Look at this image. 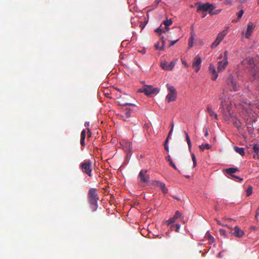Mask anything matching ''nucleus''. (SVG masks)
Wrapping results in <instances>:
<instances>
[{"label": "nucleus", "instance_id": "f257e3e1", "mask_svg": "<svg viewBox=\"0 0 259 259\" xmlns=\"http://www.w3.org/2000/svg\"><path fill=\"white\" fill-rule=\"evenodd\" d=\"M98 199L97 189L90 188L88 192V201L93 211H96L97 209Z\"/></svg>", "mask_w": 259, "mask_h": 259}, {"label": "nucleus", "instance_id": "f03ea898", "mask_svg": "<svg viewBox=\"0 0 259 259\" xmlns=\"http://www.w3.org/2000/svg\"><path fill=\"white\" fill-rule=\"evenodd\" d=\"M79 167L83 173L90 177L92 176V162L91 160H85L81 162L80 164Z\"/></svg>", "mask_w": 259, "mask_h": 259}, {"label": "nucleus", "instance_id": "7ed1b4c3", "mask_svg": "<svg viewBox=\"0 0 259 259\" xmlns=\"http://www.w3.org/2000/svg\"><path fill=\"white\" fill-rule=\"evenodd\" d=\"M168 93L166 96V100L168 103L175 101L177 99V93L174 87L167 83L166 84Z\"/></svg>", "mask_w": 259, "mask_h": 259}, {"label": "nucleus", "instance_id": "20e7f679", "mask_svg": "<svg viewBox=\"0 0 259 259\" xmlns=\"http://www.w3.org/2000/svg\"><path fill=\"white\" fill-rule=\"evenodd\" d=\"M227 82L231 91L236 92L239 90L240 87L233 76H230L228 78Z\"/></svg>", "mask_w": 259, "mask_h": 259}, {"label": "nucleus", "instance_id": "39448f33", "mask_svg": "<svg viewBox=\"0 0 259 259\" xmlns=\"http://www.w3.org/2000/svg\"><path fill=\"white\" fill-rule=\"evenodd\" d=\"M138 92L144 93L146 95L150 96L157 93V90L151 85H145L143 89H139Z\"/></svg>", "mask_w": 259, "mask_h": 259}, {"label": "nucleus", "instance_id": "423d86ee", "mask_svg": "<svg viewBox=\"0 0 259 259\" xmlns=\"http://www.w3.org/2000/svg\"><path fill=\"white\" fill-rule=\"evenodd\" d=\"M178 59H175L170 63H168L166 61H163L161 62L160 66L162 68L165 70H171L174 68Z\"/></svg>", "mask_w": 259, "mask_h": 259}, {"label": "nucleus", "instance_id": "0eeeda50", "mask_svg": "<svg viewBox=\"0 0 259 259\" xmlns=\"http://www.w3.org/2000/svg\"><path fill=\"white\" fill-rule=\"evenodd\" d=\"M196 5L198 6L197 8V12L199 13L201 11H208L209 12L210 10L211 9V7H212L213 5L208 3H206L205 4H201L200 3H197L196 4Z\"/></svg>", "mask_w": 259, "mask_h": 259}, {"label": "nucleus", "instance_id": "6e6552de", "mask_svg": "<svg viewBox=\"0 0 259 259\" xmlns=\"http://www.w3.org/2000/svg\"><path fill=\"white\" fill-rule=\"evenodd\" d=\"M152 184L153 186H156V187L159 188L161 189V191L164 194H166L167 193L168 189L166 188V187L165 186V184L164 183L161 182L160 181H154L152 182Z\"/></svg>", "mask_w": 259, "mask_h": 259}, {"label": "nucleus", "instance_id": "1a4fd4ad", "mask_svg": "<svg viewBox=\"0 0 259 259\" xmlns=\"http://www.w3.org/2000/svg\"><path fill=\"white\" fill-rule=\"evenodd\" d=\"M201 64V59L200 57L197 56L192 63L193 68L194 69L195 72H197L200 69Z\"/></svg>", "mask_w": 259, "mask_h": 259}, {"label": "nucleus", "instance_id": "9d476101", "mask_svg": "<svg viewBox=\"0 0 259 259\" xmlns=\"http://www.w3.org/2000/svg\"><path fill=\"white\" fill-rule=\"evenodd\" d=\"M139 178L140 182L147 183L149 181V176L147 175V170H142L139 173Z\"/></svg>", "mask_w": 259, "mask_h": 259}, {"label": "nucleus", "instance_id": "9b49d317", "mask_svg": "<svg viewBox=\"0 0 259 259\" xmlns=\"http://www.w3.org/2000/svg\"><path fill=\"white\" fill-rule=\"evenodd\" d=\"M231 233L234 236L238 238H241L244 234V231L240 229L238 226H235L231 231Z\"/></svg>", "mask_w": 259, "mask_h": 259}, {"label": "nucleus", "instance_id": "f8f14e48", "mask_svg": "<svg viewBox=\"0 0 259 259\" xmlns=\"http://www.w3.org/2000/svg\"><path fill=\"white\" fill-rule=\"evenodd\" d=\"M255 25L251 22H249L247 25L246 32L245 33V37L246 38H249L252 33L253 30L255 28Z\"/></svg>", "mask_w": 259, "mask_h": 259}, {"label": "nucleus", "instance_id": "ddd939ff", "mask_svg": "<svg viewBox=\"0 0 259 259\" xmlns=\"http://www.w3.org/2000/svg\"><path fill=\"white\" fill-rule=\"evenodd\" d=\"M181 213L179 211H177L175 213V215L174 217L171 218L169 219L165 223L166 225H170L172 223H175L177 219H178L179 218H181Z\"/></svg>", "mask_w": 259, "mask_h": 259}, {"label": "nucleus", "instance_id": "4468645a", "mask_svg": "<svg viewBox=\"0 0 259 259\" xmlns=\"http://www.w3.org/2000/svg\"><path fill=\"white\" fill-rule=\"evenodd\" d=\"M209 71L210 72V73L211 74V79L213 80H216L218 76V75L215 70L214 66L211 64L209 65Z\"/></svg>", "mask_w": 259, "mask_h": 259}, {"label": "nucleus", "instance_id": "2eb2a0df", "mask_svg": "<svg viewBox=\"0 0 259 259\" xmlns=\"http://www.w3.org/2000/svg\"><path fill=\"white\" fill-rule=\"evenodd\" d=\"M228 62L227 60H222L218 62V71L221 72L224 70L227 65H228Z\"/></svg>", "mask_w": 259, "mask_h": 259}, {"label": "nucleus", "instance_id": "dca6fc26", "mask_svg": "<svg viewBox=\"0 0 259 259\" xmlns=\"http://www.w3.org/2000/svg\"><path fill=\"white\" fill-rule=\"evenodd\" d=\"M206 111L212 118L218 119V115L212 111L211 107L209 105L207 106Z\"/></svg>", "mask_w": 259, "mask_h": 259}, {"label": "nucleus", "instance_id": "f3484780", "mask_svg": "<svg viewBox=\"0 0 259 259\" xmlns=\"http://www.w3.org/2000/svg\"><path fill=\"white\" fill-rule=\"evenodd\" d=\"M251 73L253 77V80L259 81V70L257 69H253L251 70Z\"/></svg>", "mask_w": 259, "mask_h": 259}, {"label": "nucleus", "instance_id": "a211bd4d", "mask_svg": "<svg viewBox=\"0 0 259 259\" xmlns=\"http://www.w3.org/2000/svg\"><path fill=\"white\" fill-rule=\"evenodd\" d=\"M164 42H165V41H164V37L162 36L161 37V43H162L161 46L160 47V42H158L157 43H156L155 45V49L156 50H160V51L164 50Z\"/></svg>", "mask_w": 259, "mask_h": 259}, {"label": "nucleus", "instance_id": "6ab92c4d", "mask_svg": "<svg viewBox=\"0 0 259 259\" xmlns=\"http://www.w3.org/2000/svg\"><path fill=\"white\" fill-rule=\"evenodd\" d=\"M172 20L170 19H166L163 22V24L165 25V29L166 31H168L169 30L168 26L171 25L172 24Z\"/></svg>", "mask_w": 259, "mask_h": 259}, {"label": "nucleus", "instance_id": "aec40b11", "mask_svg": "<svg viewBox=\"0 0 259 259\" xmlns=\"http://www.w3.org/2000/svg\"><path fill=\"white\" fill-rule=\"evenodd\" d=\"M227 33H228V30H224L218 34L217 38L218 39H219L220 40L222 41L224 39L225 36L227 35Z\"/></svg>", "mask_w": 259, "mask_h": 259}, {"label": "nucleus", "instance_id": "412c9836", "mask_svg": "<svg viewBox=\"0 0 259 259\" xmlns=\"http://www.w3.org/2000/svg\"><path fill=\"white\" fill-rule=\"evenodd\" d=\"M86 136V132L84 130H82L81 133L80 144L82 146L85 145V138Z\"/></svg>", "mask_w": 259, "mask_h": 259}, {"label": "nucleus", "instance_id": "4be33fe9", "mask_svg": "<svg viewBox=\"0 0 259 259\" xmlns=\"http://www.w3.org/2000/svg\"><path fill=\"white\" fill-rule=\"evenodd\" d=\"M234 148L235 152L239 153L241 156H244L245 155V152L243 148L234 146Z\"/></svg>", "mask_w": 259, "mask_h": 259}, {"label": "nucleus", "instance_id": "5701e85b", "mask_svg": "<svg viewBox=\"0 0 259 259\" xmlns=\"http://www.w3.org/2000/svg\"><path fill=\"white\" fill-rule=\"evenodd\" d=\"M238 171V169L237 168L231 167L226 169L227 174L230 175L231 176L233 175V174Z\"/></svg>", "mask_w": 259, "mask_h": 259}, {"label": "nucleus", "instance_id": "b1692460", "mask_svg": "<svg viewBox=\"0 0 259 259\" xmlns=\"http://www.w3.org/2000/svg\"><path fill=\"white\" fill-rule=\"evenodd\" d=\"M215 7L213 5L212 7H211V9L210 10L209 12V14L210 15H217L219 14L221 12V9H218L213 11V10L215 9Z\"/></svg>", "mask_w": 259, "mask_h": 259}, {"label": "nucleus", "instance_id": "393cba45", "mask_svg": "<svg viewBox=\"0 0 259 259\" xmlns=\"http://www.w3.org/2000/svg\"><path fill=\"white\" fill-rule=\"evenodd\" d=\"M166 159L169 162V164L175 169L176 170H178L177 167H176L175 164L173 162L170 156L168 155L167 157H166Z\"/></svg>", "mask_w": 259, "mask_h": 259}, {"label": "nucleus", "instance_id": "a878e982", "mask_svg": "<svg viewBox=\"0 0 259 259\" xmlns=\"http://www.w3.org/2000/svg\"><path fill=\"white\" fill-rule=\"evenodd\" d=\"M199 147L202 151H203L205 149H210L211 146L209 144H205V145H200Z\"/></svg>", "mask_w": 259, "mask_h": 259}, {"label": "nucleus", "instance_id": "bb28decb", "mask_svg": "<svg viewBox=\"0 0 259 259\" xmlns=\"http://www.w3.org/2000/svg\"><path fill=\"white\" fill-rule=\"evenodd\" d=\"M170 227L171 230H175L176 232H178L180 229V225L179 224H171Z\"/></svg>", "mask_w": 259, "mask_h": 259}, {"label": "nucleus", "instance_id": "cd10ccee", "mask_svg": "<svg viewBox=\"0 0 259 259\" xmlns=\"http://www.w3.org/2000/svg\"><path fill=\"white\" fill-rule=\"evenodd\" d=\"M205 237L207 238L210 243L214 242V238L207 232L205 234Z\"/></svg>", "mask_w": 259, "mask_h": 259}, {"label": "nucleus", "instance_id": "c85d7f7f", "mask_svg": "<svg viewBox=\"0 0 259 259\" xmlns=\"http://www.w3.org/2000/svg\"><path fill=\"white\" fill-rule=\"evenodd\" d=\"M184 133L186 135V138L187 144L188 145L189 148L190 149L191 147V143L190 138L186 132H184Z\"/></svg>", "mask_w": 259, "mask_h": 259}, {"label": "nucleus", "instance_id": "c756f323", "mask_svg": "<svg viewBox=\"0 0 259 259\" xmlns=\"http://www.w3.org/2000/svg\"><path fill=\"white\" fill-rule=\"evenodd\" d=\"M221 41V40H220L219 39L216 38L212 44V45L211 46V48L212 49L215 48L220 44Z\"/></svg>", "mask_w": 259, "mask_h": 259}, {"label": "nucleus", "instance_id": "7c9ffc66", "mask_svg": "<svg viewBox=\"0 0 259 259\" xmlns=\"http://www.w3.org/2000/svg\"><path fill=\"white\" fill-rule=\"evenodd\" d=\"M194 37L191 36L189 39V42H188V47L189 48H191L193 46V40H194Z\"/></svg>", "mask_w": 259, "mask_h": 259}, {"label": "nucleus", "instance_id": "2f4dec72", "mask_svg": "<svg viewBox=\"0 0 259 259\" xmlns=\"http://www.w3.org/2000/svg\"><path fill=\"white\" fill-rule=\"evenodd\" d=\"M252 187L251 186H249L246 190V196H249L252 194Z\"/></svg>", "mask_w": 259, "mask_h": 259}, {"label": "nucleus", "instance_id": "473e14b6", "mask_svg": "<svg viewBox=\"0 0 259 259\" xmlns=\"http://www.w3.org/2000/svg\"><path fill=\"white\" fill-rule=\"evenodd\" d=\"M155 31L157 33H158L159 35L161 34V33H165L166 31H165L163 29L161 28L160 27L157 28Z\"/></svg>", "mask_w": 259, "mask_h": 259}, {"label": "nucleus", "instance_id": "72a5a7b5", "mask_svg": "<svg viewBox=\"0 0 259 259\" xmlns=\"http://www.w3.org/2000/svg\"><path fill=\"white\" fill-rule=\"evenodd\" d=\"M219 232H220V234L221 236H223L225 237H227L226 231L224 229H220Z\"/></svg>", "mask_w": 259, "mask_h": 259}, {"label": "nucleus", "instance_id": "f704fd0d", "mask_svg": "<svg viewBox=\"0 0 259 259\" xmlns=\"http://www.w3.org/2000/svg\"><path fill=\"white\" fill-rule=\"evenodd\" d=\"M125 115L126 118H128L131 116V110L128 109H126L125 110Z\"/></svg>", "mask_w": 259, "mask_h": 259}, {"label": "nucleus", "instance_id": "c9c22d12", "mask_svg": "<svg viewBox=\"0 0 259 259\" xmlns=\"http://www.w3.org/2000/svg\"><path fill=\"white\" fill-rule=\"evenodd\" d=\"M253 151L254 153L259 152V146L258 145H254L253 147Z\"/></svg>", "mask_w": 259, "mask_h": 259}, {"label": "nucleus", "instance_id": "e433bc0d", "mask_svg": "<svg viewBox=\"0 0 259 259\" xmlns=\"http://www.w3.org/2000/svg\"><path fill=\"white\" fill-rule=\"evenodd\" d=\"M192 158L193 163V166L195 167L197 164V161H196V157L194 154H192Z\"/></svg>", "mask_w": 259, "mask_h": 259}, {"label": "nucleus", "instance_id": "4c0bfd02", "mask_svg": "<svg viewBox=\"0 0 259 259\" xmlns=\"http://www.w3.org/2000/svg\"><path fill=\"white\" fill-rule=\"evenodd\" d=\"M192 158L193 163V166L195 167L197 164V161H196V157L194 154H192Z\"/></svg>", "mask_w": 259, "mask_h": 259}, {"label": "nucleus", "instance_id": "58836bf2", "mask_svg": "<svg viewBox=\"0 0 259 259\" xmlns=\"http://www.w3.org/2000/svg\"><path fill=\"white\" fill-rule=\"evenodd\" d=\"M244 13V11L243 10H240L238 13H237V18H238V20H240V18L242 17L243 14Z\"/></svg>", "mask_w": 259, "mask_h": 259}, {"label": "nucleus", "instance_id": "ea45409f", "mask_svg": "<svg viewBox=\"0 0 259 259\" xmlns=\"http://www.w3.org/2000/svg\"><path fill=\"white\" fill-rule=\"evenodd\" d=\"M220 99L221 100V107L223 108L224 106V103L225 102L226 98H225V97H220Z\"/></svg>", "mask_w": 259, "mask_h": 259}, {"label": "nucleus", "instance_id": "a19ab883", "mask_svg": "<svg viewBox=\"0 0 259 259\" xmlns=\"http://www.w3.org/2000/svg\"><path fill=\"white\" fill-rule=\"evenodd\" d=\"M89 125H90L89 122H85L84 123V126L85 127H88ZM87 130H88V133L89 134V136H91V133L90 129L89 128H87Z\"/></svg>", "mask_w": 259, "mask_h": 259}, {"label": "nucleus", "instance_id": "79ce46f5", "mask_svg": "<svg viewBox=\"0 0 259 259\" xmlns=\"http://www.w3.org/2000/svg\"><path fill=\"white\" fill-rule=\"evenodd\" d=\"M231 178H232V179H238V180H239V181H242L243 180V179H242V178H240L239 177H238V176H235V175H232V176H231Z\"/></svg>", "mask_w": 259, "mask_h": 259}, {"label": "nucleus", "instance_id": "37998d69", "mask_svg": "<svg viewBox=\"0 0 259 259\" xmlns=\"http://www.w3.org/2000/svg\"><path fill=\"white\" fill-rule=\"evenodd\" d=\"M234 125L237 127V128H239L240 127V122L238 121H235L233 123Z\"/></svg>", "mask_w": 259, "mask_h": 259}, {"label": "nucleus", "instance_id": "c03bdc74", "mask_svg": "<svg viewBox=\"0 0 259 259\" xmlns=\"http://www.w3.org/2000/svg\"><path fill=\"white\" fill-rule=\"evenodd\" d=\"M228 59V52L227 51L224 52V59L223 60H227Z\"/></svg>", "mask_w": 259, "mask_h": 259}, {"label": "nucleus", "instance_id": "a18cd8bd", "mask_svg": "<svg viewBox=\"0 0 259 259\" xmlns=\"http://www.w3.org/2000/svg\"><path fill=\"white\" fill-rule=\"evenodd\" d=\"M174 124H172V127H171V129L170 130V131L169 132V133H168V137H170V135H171L172 132H173V129H174Z\"/></svg>", "mask_w": 259, "mask_h": 259}, {"label": "nucleus", "instance_id": "49530a36", "mask_svg": "<svg viewBox=\"0 0 259 259\" xmlns=\"http://www.w3.org/2000/svg\"><path fill=\"white\" fill-rule=\"evenodd\" d=\"M253 158L259 159V152L255 153V154L253 155Z\"/></svg>", "mask_w": 259, "mask_h": 259}, {"label": "nucleus", "instance_id": "de8ad7c7", "mask_svg": "<svg viewBox=\"0 0 259 259\" xmlns=\"http://www.w3.org/2000/svg\"><path fill=\"white\" fill-rule=\"evenodd\" d=\"M179 40V39H177L175 40H173L170 42V44L169 45V47H171L174 46L178 41Z\"/></svg>", "mask_w": 259, "mask_h": 259}, {"label": "nucleus", "instance_id": "09e8293b", "mask_svg": "<svg viewBox=\"0 0 259 259\" xmlns=\"http://www.w3.org/2000/svg\"><path fill=\"white\" fill-rule=\"evenodd\" d=\"M204 130H205V133H204V136L205 137H207L208 135V128L207 127H205L204 128Z\"/></svg>", "mask_w": 259, "mask_h": 259}, {"label": "nucleus", "instance_id": "8fccbe9b", "mask_svg": "<svg viewBox=\"0 0 259 259\" xmlns=\"http://www.w3.org/2000/svg\"><path fill=\"white\" fill-rule=\"evenodd\" d=\"M225 3L226 4H232V1L231 0H225Z\"/></svg>", "mask_w": 259, "mask_h": 259}, {"label": "nucleus", "instance_id": "3c124183", "mask_svg": "<svg viewBox=\"0 0 259 259\" xmlns=\"http://www.w3.org/2000/svg\"><path fill=\"white\" fill-rule=\"evenodd\" d=\"M131 142H126V146L127 147H128V149H130V148H131Z\"/></svg>", "mask_w": 259, "mask_h": 259}, {"label": "nucleus", "instance_id": "603ef678", "mask_svg": "<svg viewBox=\"0 0 259 259\" xmlns=\"http://www.w3.org/2000/svg\"><path fill=\"white\" fill-rule=\"evenodd\" d=\"M164 149H165V150H166L167 151H169V148H168V147L167 145L164 144Z\"/></svg>", "mask_w": 259, "mask_h": 259}, {"label": "nucleus", "instance_id": "864d4df0", "mask_svg": "<svg viewBox=\"0 0 259 259\" xmlns=\"http://www.w3.org/2000/svg\"><path fill=\"white\" fill-rule=\"evenodd\" d=\"M182 64L186 67H188V65L185 61H182Z\"/></svg>", "mask_w": 259, "mask_h": 259}, {"label": "nucleus", "instance_id": "5fc2aeb1", "mask_svg": "<svg viewBox=\"0 0 259 259\" xmlns=\"http://www.w3.org/2000/svg\"><path fill=\"white\" fill-rule=\"evenodd\" d=\"M169 137H168L166 138V140L165 141L164 144L167 145V143H168V141H169Z\"/></svg>", "mask_w": 259, "mask_h": 259}, {"label": "nucleus", "instance_id": "6e6d98bb", "mask_svg": "<svg viewBox=\"0 0 259 259\" xmlns=\"http://www.w3.org/2000/svg\"><path fill=\"white\" fill-rule=\"evenodd\" d=\"M239 21H240V20H238V18H237V19L236 20H232V22L236 23V22H238Z\"/></svg>", "mask_w": 259, "mask_h": 259}, {"label": "nucleus", "instance_id": "4d7b16f0", "mask_svg": "<svg viewBox=\"0 0 259 259\" xmlns=\"http://www.w3.org/2000/svg\"><path fill=\"white\" fill-rule=\"evenodd\" d=\"M124 105H133L132 104H131V103H124L123 104Z\"/></svg>", "mask_w": 259, "mask_h": 259}, {"label": "nucleus", "instance_id": "13d9d810", "mask_svg": "<svg viewBox=\"0 0 259 259\" xmlns=\"http://www.w3.org/2000/svg\"><path fill=\"white\" fill-rule=\"evenodd\" d=\"M206 16V13H202V18H204Z\"/></svg>", "mask_w": 259, "mask_h": 259}, {"label": "nucleus", "instance_id": "bf43d9fd", "mask_svg": "<svg viewBox=\"0 0 259 259\" xmlns=\"http://www.w3.org/2000/svg\"><path fill=\"white\" fill-rule=\"evenodd\" d=\"M223 57V55L222 54L220 55L218 57V59H222Z\"/></svg>", "mask_w": 259, "mask_h": 259}, {"label": "nucleus", "instance_id": "052dcab7", "mask_svg": "<svg viewBox=\"0 0 259 259\" xmlns=\"http://www.w3.org/2000/svg\"><path fill=\"white\" fill-rule=\"evenodd\" d=\"M161 1V0H155V2L156 4H159V3Z\"/></svg>", "mask_w": 259, "mask_h": 259}, {"label": "nucleus", "instance_id": "680f3d73", "mask_svg": "<svg viewBox=\"0 0 259 259\" xmlns=\"http://www.w3.org/2000/svg\"><path fill=\"white\" fill-rule=\"evenodd\" d=\"M252 59H249V62H250V63H251V62H252Z\"/></svg>", "mask_w": 259, "mask_h": 259}, {"label": "nucleus", "instance_id": "e2e57ef3", "mask_svg": "<svg viewBox=\"0 0 259 259\" xmlns=\"http://www.w3.org/2000/svg\"><path fill=\"white\" fill-rule=\"evenodd\" d=\"M141 52H142L143 53H145V51H142Z\"/></svg>", "mask_w": 259, "mask_h": 259}, {"label": "nucleus", "instance_id": "0e129e2a", "mask_svg": "<svg viewBox=\"0 0 259 259\" xmlns=\"http://www.w3.org/2000/svg\"><path fill=\"white\" fill-rule=\"evenodd\" d=\"M186 177L188 178H189V176H186Z\"/></svg>", "mask_w": 259, "mask_h": 259}, {"label": "nucleus", "instance_id": "69168bd1", "mask_svg": "<svg viewBox=\"0 0 259 259\" xmlns=\"http://www.w3.org/2000/svg\"><path fill=\"white\" fill-rule=\"evenodd\" d=\"M172 124H174L173 123H171V127H172Z\"/></svg>", "mask_w": 259, "mask_h": 259}, {"label": "nucleus", "instance_id": "338daca9", "mask_svg": "<svg viewBox=\"0 0 259 259\" xmlns=\"http://www.w3.org/2000/svg\"><path fill=\"white\" fill-rule=\"evenodd\" d=\"M258 4H259V1L258 2Z\"/></svg>", "mask_w": 259, "mask_h": 259}]
</instances>
